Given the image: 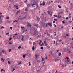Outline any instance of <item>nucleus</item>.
I'll use <instances>...</instances> for the list:
<instances>
[{
	"label": "nucleus",
	"instance_id": "2f4dec72",
	"mask_svg": "<svg viewBox=\"0 0 73 73\" xmlns=\"http://www.w3.org/2000/svg\"><path fill=\"white\" fill-rule=\"evenodd\" d=\"M52 13H53V12H52L51 13H50V15L51 16H52Z\"/></svg>",
	"mask_w": 73,
	"mask_h": 73
},
{
	"label": "nucleus",
	"instance_id": "774afa93",
	"mask_svg": "<svg viewBox=\"0 0 73 73\" xmlns=\"http://www.w3.org/2000/svg\"><path fill=\"white\" fill-rule=\"evenodd\" d=\"M57 44H57V42H56V45H57Z\"/></svg>",
	"mask_w": 73,
	"mask_h": 73
},
{
	"label": "nucleus",
	"instance_id": "a18cd8bd",
	"mask_svg": "<svg viewBox=\"0 0 73 73\" xmlns=\"http://www.w3.org/2000/svg\"><path fill=\"white\" fill-rule=\"evenodd\" d=\"M41 34H40L39 37H41Z\"/></svg>",
	"mask_w": 73,
	"mask_h": 73
},
{
	"label": "nucleus",
	"instance_id": "72a5a7b5",
	"mask_svg": "<svg viewBox=\"0 0 73 73\" xmlns=\"http://www.w3.org/2000/svg\"><path fill=\"white\" fill-rule=\"evenodd\" d=\"M45 46H47L48 45V44L47 43H45Z\"/></svg>",
	"mask_w": 73,
	"mask_h": 73
},
{
	"label": "nucleus",
	"instance_id": "603ef678",
	"mask_svg": "<svg viewBox=\"0 0 73 73\" xmlns=\"http://www.w3.org/2000/svg\"><path fill=\"white\" fill-rule=\"evenodd\" d=\"M27 0H26V1H24V3H26V2H27Z\"/></svg>",
	"mask_w": 73,
	"mask_h": 73
},
{
	"label": "nucleus",
	"instance_id": "79ce46f5",
	"mask_svg": "<svg viewBox=\"0 0 73 73\" xmlns=\"http://www.w3.org/2000/svg\"><path fill=\"white\" fill-rule=\"evenodd\" d=\"M19 65H20V64H21V62H20L18 63Z\"/></svg>",
	"mask_w": 73,
	"mask_h": 73
},
{
	"label": "nucleus",
	"instance_id": "864d4df0",
	"mask_svg": "<svg viewBox=\"0 0 73 73\" xmlns=\"http://www.w3.org/2000/svg\"><path fill=\"white\" fill-rule=\"evenodd\" d=\"M9 34V33L8 32L6 33V35H8V34Z\"/></svg>",
	"mask_w": 73,
	"mask_h": 73
},
{
	"label": "nucleus",
	"instance_id": "7c9ffc66",
	"mask_svg": "<svg viewBox=\"0 0 73 73\" xmlns=\"http://www.w3.org/2000/svg\"><path fill=\"white\" fill-rule=\"evenodd\" d=\"M21 28H22V29H23V28H24V27H22V26H21Z\"/></svg>",
	"mask_w": 73,
	"mask_h": 73
},
{
	"label": "nucleus",
	"instance_id": "f257e3e1",
	"mask_svg": "<svg viewBox=\"0 0 73 73\" xmlns=\"http://www.w3.org/2000/svg\"><path fill=\"white\" fill-rule=\"evenodd\" d=\"M38 34H37V32H35L34 33V34H33V36H36V35H38Z\"/></svg>",
	"mask_w": 73,
	"mask_h": 73
},
{
	"label": "nucleus",
	"instance_id": "0eeeda50",
	"mask_svg": "<svg viewBox=\"0 0 73 73\" xmlns=\"http://www.w3.org/2000/svg\"><path fill=\"white\" fill-rule=\"evenodd\" d=\"M34 3H35L36 4H38V3H37V1L35 0L33 2Z\"/></svg>",
	"mask_w": 73,
	"mask_h": 73
},
{
	"label": "nucleus",
	"instance_id": "4d7b16f0",
	"mask_svg": "<svg viewBox=\"0 0 73 73\" xmlns=\"http://www.w3.org/2000/svg\"><path fill=\"white\" fill-rule=\"evenodd\" d=\"M1 16L2 17H4V15H2Z\"/></svg>",
	"mask_w": 73,
	"mask_h": 73
},
{
	"label": "nucleus",
	"instance_id": "20e7f679",
	"mask_svg": "<svg viewBox=\"0 0 73 73\" xmlns=\"http://www.w3.org/2000/svg\"><path fill=\"white\" fill-rule=\"evenodd\" d=\"M1 53H3L4 54V53H6V52H5V51L4 50H2Z\"/></svg>",
	"mask_w": 73,
	"mask_h": 73
},
{
	"label": "nucleus",
	"instance_id": "1a4fd4ad",
	"mask_svg": "<svg viewBox=\"0 0 73 73\" xmlns=\"http://www.w3.org/2000/svg\"><path fill=\"white\" fill-rule=\"evenodd\" d=\"M54 60H55V62H56L57 61H59V60H60V61H61V60H60V59H55Z\"/></svg>",
	"mask_w": 73,
	"mask_h": 73
},
{
	"label": "nucleus",
	"instance_id": "de8ad7c7",
	"mask_svg": "<svg viewBox=\"0 0 73 73\" xmlns=\"http://www.w3.org/2000/svg\"><path fill=\"white\" fill-rule=\"evenodd\" d=\"M62 23H63V24H64V23H65V21H63L62 22Z\"/></svg>",
	"mask_w": 73,
	"mask_h": 73
},
{
	"label": "nucleus",
	"instance_id": "69168bd1",
	"mask_svg": "<svg viewBox=\"0 0 73 73\" xmlns=\"http://www.w3.org/2000/svg\"><path fill=\"white\" fill-rule=\"evenodd\" d=\"M42 61H44V58H42Z\"/></svg>",
	"mask_w": 73,
	"mask_h": 73
},
{
	"label": "nucleus",
	"instance_id": "f03ea898",
	"mask_svg": "<svg viewBox=\"0 0 73 73\" xmlns=\"http://www.w3.org/2000/svg\"><path fill=\"white\" fill-rule=\"evenodd\" d=\"M26 4L27 5V8H28L29 7H30V6H31V4Z\"/></svg>",
	"mask_w": 73,
	"mask_h": 73
},
{
	"label": "nucleus",
	"instance_id": "5fc2aeb1",
	"mask_svg": "<svg viewBox=\"0 0 73 73\" xmlns=\"http://www.w3.org/2000/svg\"><path fill=\"white\" fill-rule=\"evenodd\" d=\"M11 49H10L9 50V52H11Z\"/></svg>",
	"mask_w": 73,
	"mask_h": 73
},
{
	"label": "nucleus",
	"instance_id": "9d476101",
	"mask_svg": "<svg viewBox=\"0 0 73 73\" xmlns=\"http://www.w3.org/2000/svg\"><path fill=\"white\" fill-rule=\"evenodd\" d=\"M64 66H66V64H62V67H64Z\"/></svg>",
	"mask_w": 73,
	"mask_h": 73
},
{
	"label": "nucleus",
	"instance_id": "7ed1b4c3",
	"mask_svg": "<svg viewBox=\"0 0 73 73\" xmlns=\"http://www.w3.org/2000/svg\"><path fill=\"white\" fill-rule=\"evenodd\" d=\"M27 24H28L27 25V27H29V26L31 27V24H29V23H28V22L27 23Z\"/></svg>",
	"mask_w": 73,
	"mask_h": 73
},
{
	"label": "nucleus",
	"instance_id": "e2e57ef3",
	"mask_svg": "<svg viewBox=\"0 0 73 73\" xmlns=\"http://www.w3.org/2000/svg\"><path fill=\"white\" fill-rule=\"evenodd\" d=\"M31 0V1H33V2H34L35 0Z\"/></svg>",
	"mask_w": 73,
	"mask_h": 73
},
{
	"label": "nucleus",
	"instance_id": "6e6d98bb",
	"mask_svg": "<svg viewBox=\"0 0 73 73\" xmlns=\"http://www.w3.org/2000/svg\"><path fill=\"white\" fill-rule=\"evenodd\" d=\"M70 45H73V43H71Z\"/></svg>",
	"mask_w": 73,
	"mask_h": 73
},
{
	"label": "nucleus",
	"instance_id": "ea45409f",
	"mask_svg": "<svg viewBox=\"0 0 73 73\" xmlns=\"http://www.w3.org/2000/svg\"><path fill=\"white\" fill-rule=\"evenodd\" d=\"M46 41H44V44H46Z\"/></svg>",
	"mask_w": 73,
	"mask_h": 73
},
{
	"label": "nucleus",
	"instance_id": "473e14b6",
	"mask_svg": "<svg viewBox=\"0 0 73 73\" xmlns=\"http://www.w3.org/2000/svg\"><path fill=\"white\" fill-rule=\"evenodd\" d=\"M66 58L67 60H69V58H68V57H66Z\"/></svg>",
	"mask_w": 73,
	"mask_h": 73
},
{
	"label": "nucleus",
	"instance_id": "393cba45",
	"mask_svg": "<svg viewBox=\"0 0 73 73\" xmlns=\"http://www.w3.org/2000/svg\"><path fill=\"white\" fill-rule=\"evenodd\" d=\"M8 63L9 64H11V62H10V61H8Z\"/></svg>",
	"mask_w": 73,
	"mask_h": 73
},
{
	"label": "nucleus",
	"instance_id": "f3484780",
	"mask_svg": "<svg viewBox=\"0 0 73 73\" xmlns=\"http://www.w3.org/2000/svg\"><path fill=\"white\" fill-rule=\"evenodd\" d=\"M2 61H3V62H4V60H5L3 59V58H1V61H2Z\"/></svg>",
	"mask_w": 73,
	"mask_h": 73
},
{
	"label": "nucleus",
	"instance_id": "e433bc0d",
	"mask_svg": "<svg viewBox=\"0 0 73 73\" xmlns=\"http://www.w3.org/2000/svg\"><path fill=\"white\" fill-rule=\"evenodd\" d=\"M36 5L37 7H38V3H37V4H36Z\"/></svg>",
	"mask_w": 73,
	"mask_h": 73
},
{
	"label": "nucleus",
	"instance_id": "bb28decb",
	"mask_svg": "<svg viewBox=\"0 0 73 73\" xmlns=\"http://www.w3.org/2000/svg\"><path fill=\"white\" fill-rule=\"evenodd\" d=\"M58 7H59V8H61V7L60 6V5H58Z\"/></svg>",
	"mask_w": 73,
	"mask_h": 73
},
{
	"label": "nucleus",
	"instance_id": "39448f33",
	"mask_svg": "<svg viewBox=\"0 0 73 73\" xmlns=\"http://www.w3.org/2000/svg\"><path fill=\"white\" fill-rule=\"evenodd\" d=\"M47 25H50V27H52V23H51L50 24V23H47Z\"/></svg>",
	"mask_w": 73,
	"mask_h": 73
},
{
	"label": "nucleus",
	"instance_id": "c756f323",
	"mask_svg": "<svg viewBox=\"0 0 73 73\" xmlns=\"http://www.w3.org/2000/svg\"><path fill=\"white\" fill-rule=\"evenodd\" d=\"M40 18H38V17H37V19L38 20H40Z\"/></svg>",
	"mask_w": 73,
	"mask_h": 73
},
{
	"label": "nucleus",
	"instance_id": "b1692460",
	"mask_svg": "<svg viewBox=\"0 0 73 73\" xmlns=\"http://www.w3.org/2000/svg\"><path fill=\"white\" fill-rule=\"evenodd\" d=\"M18 21L17 20H15V21H13V22L14 23H15V22H17Z\"/></svg>",
	"mask_w": 73,
	"mask_h": 73
},
{
	"label": "nucleus",
	"instance_id": "3c124183",
	"mask_svg": "<svg viewBox=\"0 0 73 73\" xmlns=\"http://www.w3.org/2000/svg\"><path fill=\"white\" fill-rule=\"evenodd\" d=\"M1 54H2V53L1 52H0V56H1Z\"/></svg>",
	"mask_w": 73,
	"mask_h": 73
},
{
	"label": "nucleus",
	"instance_id": "37998d69",
	"mask_svg": "<svg viewBox=\"0 0 73 73\" xmlns=\"http://www.w3.org/2000/svg\"><path fill=\"white\" fill-rule=\"evenodd\" d=\"M66 36H69V34H67L66 35Z\"/></svg>",
	"mask_w": 73,
	"mask_h": 73
},
{
	"label": "nucleus",
	"instance_id": "f704fd0d",
	"mask_svg": "<svg viewBox=\"0 0 73 73\" xmlns=\"http://www.w3.org/2000/svg\"><path fill=\"white\" fill-rule=\"evenodd\" d=\"M10 28L11 29V30H12V28H13L12 27H10Z\"/></svg>",
	"mask_w": 73,
	"mask_h": 73
},
{
	"label": "nucleus",
	"instance_id": "bf43d9fd",
	"mask_svg": "<svg viewBox=\"0 0 73 73\" xmlns=\"http://www.w3.org/2000/svg\"><path fill=\"white\" fill-rule=\"evenodd\" d=\"M20 12V11H17V12L18 13H19V12Z\"/></svg>",
	"mask_w": 73,
	"mask_h": 73
},
{
	"label": "nucleus",
	"instance_id": "4468645a",
	"mask_svg": "<svg viewBox=\"0 0 73 73\" xmlns=\"http://www.w3.org/2000/svg\"><path fill=\"white\" fill-rule=\"evenodd\" d=\"M33 65H34V64H36V61L35 60L33 62Z\"/></svg>",
	"mask_w": 73,
	"mask_h": 73
},
{
	"label": "nucleus",
	"instance_id": "13d9d810",
	"mask_svg": "<svg viewBox=\"0 0 73 73\" xmlns=\"http://www.w3.org/2000/svg\"><path fill=\"white\" fill-rule=\"evenodd\" d=\"M69 60H67V62L68 63L69 62Z\"/></svg>",
	"mask_w": 73,
	"mask_h": 73
},
{
	"label": "nucleus",
	"instance_id": "dca6fc26",
	"mask_svg": "<svg viewBox=\"0 0 73 73\" xmlns=\"http://www.w3.org/2000/svg\"><path fill=\"white\" fill-rule=\"evenodd\" d=\"M34 26H35V27H37L38 26V24L36 23L34 25Z\"/></svg>",
	"mask_w": 73,
	"mask_h": 73
},
{
	"label": "nucleus",
	"instance_id": "49530a36",
	"mask_svg": "<svg viewBox=\"0 0 73 73\" xmlns=\"http://www.w3.org/2000/svg\"><path fill=\"white\" fill-rule=\"evenodd\" d=\"M69 18V17H68L65 19V20H67Z\"/></svg>",
	"mask_w": 73,
	"mask_h": 73
},
{
	"label": "nucleus",
	"instance_id": "cd10ccee",
	"mask_svg": "<svg viewBox=\"0 0 73 73\" xmlns=\"http://www.w3.org/2000/svg\"><path fill=\"white\" fill-rule=\"evenodd\" d=\"M40 49H41L43 50V49H44V47H41L40 48Z\"/></svg>",
	"mask_w": 73,
	"mask_h": 73
},
{
	"label": "nucleus",
	"instance_id": "09e8293b",
	"mask_svg": "<svg viewBox=\"0 0 73 73\" xmlns=\"http://www.w3.org/2000/svg\"><path fill=\"white\" fill-rule=\"evenodd\" d=\"M0 21H1V23H2V21H3V20H2V19H1Z\"/></svg>",
	"mask_w": 73,
	"mask_h": 73
},
{
	"label": "nucleus",
	"instance_id": "f8f14e48",
	"mask_svg": "<svg viewBox=\"0 0 73 73\" xmlns=\"http://www.w3.org/2000/svg\"><path fill=\"white\" fill-rule=\"evenodd\" d=\"M43 5H45V2L44 1H43Z\"/></svg>",
	"mask_w": 73,
	"mask_h": 73
},
{
	"label": "nucleus",
	"instance_id": "4c0bfd02",
	"mask_svg": "<svg viewBox=\"0 0 73 73\" xmlns=\"http://www.w3.org/2000/svg\"><path fill=\"white\" fill-rule=\"evenodd\" d=\"M20 48H21V46H19L18 47V49H20Z\"/></svg>",
	"mask_w": 73,
	"mask_h": 73
},
{
	"label": "nucleus",
	"instance_id": "c03bdc74",
	"mask_svg": "<svg viewBox=\"0 0 73 73\" xmlns=\"http://www.w3.org/2000/svg\"><path fill=\"white\" fill-rule=\"evenodd\" d=\"M59 52V50H57V52H56V53H57V52Z\"/></svg>",
	"mask_w": 73,
	"mask_h": 73
},
{
	"label": "nucleus",
	"instance_id": "052dcab7",
	"mask_svg": "<svg viewBox=\"0 0 73 73\" xmlns=\"http://www.w3.org/2000/svg\"><path fill=\"white\" fill-rule=\"evenodd\" d=\"M45 58L46 59H47V58H48V57H47V56H46V57H45Z\"/></svg>",
	"mask_w": 73,
	"mask_h": 73
},
{
	"label": "nucleus",
	"instance_id": "680f3d73",
	"mask_svg": "<svg viewBox=\"0 0 73 73\" xmlns=\"http://www.w3.org/2000/svg\"><path fill=\"white\" fill-rule=\"evenodd\" d=\"M54 20H55L56 21H57V19H54Z\"/></svg>",
	"mask_w": 73,
	"mask_h": 73
},
{
	"label": "nucleus",
	"instance_id": "6ab92c4d",
	"mask_svg": "<svg viewBox=\"0 0 73 73\" xmlns=\"http://www.w3.org/2000/svg\"><path fill=\"white\" fill-rule=\"evenodd\" d=\"M5 27L4 26H2L1 27V29H3V28H5Z\"/></svg>",
	"mask_w": 73,
	"mask_h": 73
},
{
	"label": "nucleus",
	"instance_id": "412c9836",
	"mask_svg": "<svg viewBox=\"0 0 73 73\" xmlns=\"http://www.w3.org/2000/svg\"><path fill=\"white\" fill-rule=\"evenodd\" d=\"M12 39V38L11 37L9 39V41H11Z\"/></svg>",
	"mask_w": 73,
	"mask_h": 73
},
{
	"label": "nucleus",
	"instance_id": "a211bd4d",
	"mask_svg": "<svg viewBox=\"0 0 73 73\" xmlns=\"http://www.w3.org/2000/svg\"><path fill=\"white\" fill-rule=\"evenodd\" d=\"M58 56H61V52L59 53Z\"/></svg>",
	"mask_w": 73,
	"mask_h": 73
},
{
	"label": "nucleus",
	"instance_id": "c85d7f7f",
	"mask_svg": "<svg viewBox=\"0 0 73 73\" xmlns=\"http://www.w3.org/2000/svg\"><path fill=\"white\" fill-rule=\"evenodd\" d=\"M6 19H9V17H6Z\"/></svg>",
	"mask_w": 73,
	"mask_h": 73
},
{
	"label": "nucleus",
	"instance_id": "58836bf2",
	"mask_svg": "<svg viewBox=\"0 0 73 73\" xmlns=\"http://www.w3.org/2000/svg\"><path fill=\"white\" fill-rule=\"evenodd\" d=\"M15 70V68H13L12 70V72H13L14 70Z\"/></svg>",
	"mask_w": 73,
	"mask_h": 73
},
{
	"label": "nucleus",
	"instance_id": "6e6552de",
	"mask_svg": "<svg viewBox=\"0 0 73 73\" xmlns=\"http://www.w3.org/2000/svg\"><path fill=\"white\" fill-rule=\"evenodd\" d=\"M21 39L22 40V41H24L23 40H24V36H22V37L21 38Z\"/></svg>",
	"mask_w": 73,
	"mask_h": 73
},
{
	"label": "nucleus",
	"instance_id": "8fccbe9b",
	"mask_svg": "<svg viewBox=\"0 0 73 73\" xmlns=\"http://www.w3.org/2000/svg\"><path fill=\"white\" fill-rule=\"evenodd\" d=\"M48 26V24L47 23L46 24L45 27H47V26Z\"/></svg>",
	"mask_w": 73,
	"mask_h": 73
},
{
	"label": "nucleus",
	"instance_id": "c9c22d12",
	"mask_svg": "<svg viewBox=\"0 0 73 73\" xmlns=\"http://www.w3.org/2000/svg\"><path fill=\"white\" fill-rule=\"evenodd\" d=\"M29 44H32V42H31L29 41Z\"/></svg>",
	"mask_w": 73,
	"mask_h": 73
},
{
	"label": "nucleus",
	"instance_id": "9b49d317",
	"mask_svg": "<svg viewBox=\"0 0 73 73\" xmlns=\"http://www.w3.org/2000/svg\"><path fill=\"white\" fill-rule=\"evenodd\" d=\"M36 5V3L33 4L32 5V7H34L33 5Z\"/></svg>",
	"mask_w": 73,
	"mask_h": 73
},
{
	"label": "nucleus",
	"instance_id": "0e129e2a",
	"mask_svg": "<svg viewBox=\"0 0 73 73\" xmlns=\"http://www.w3.org/2000/svg\"><path fill=\"white\" fill-rule=\"evenodd\" d=\"M61 28H63V26H61Z\"/></svg>",
	"mask_w": 73,
	"mask_h": 73
},
{
	"label": "nucleus",
	"instance_id": "ddd939ff",
	"mask_svg": "<svg viewBox=\"0 0 73 73\" xmlns=\"http://www.w3.org/2000/svg\"><path fill=\"white\" fill-rule=\"evenodd\" d=\"M28 7H27V8L25 9V11H28Z\"/></svg>",
	"mask_w": 73,
	"mask_h": 73
},
{
	"label": "nucleus",
	"instance_id": "338daca9",
	"mask_svg": "<svg viewBox=\"0 0 73 73\" xmlns=\"http://www.w3.org/2000/svg\"><path fill=\"white\" fill-rule=\"evenodd\" d=\"M14 35H17V34L16 33L15 34H14Z\"/></svg>",
	"mask_w": 73,
	"mask_h": 73
},
{
	"label": "nucleus",
	"instance_id": "4be33fe9",
	"mask_svg": "<svg viewBox=\"0 0 73 73\" xmlns=\"http://www.w3.org/2000/svg\"><path fill=\"white\" fill-rule=\"evenodd\" d=\"M32 50H35V47L34 46H33L32 48Z\"/></svg>",
	"mask_w": 73,
	"mask_h": 73
},
{
	"label": "nucleus",
	"instance_id": "a19ab883",
	"mask_svg": "<svg viewBox=\"0 0 73 73\" xmlns=\"http://www.w3.org/2000/svg\"><path fill=\"white\" fill-rule=\"evenodd\" d=\"M60 17H61V16H58V18H60Z\"/></svg>",
	"mask_w": 73,
	"mask_h": 73
},
{
	"label": "nucleus",
	"instance_id": "aec40b11",
	"mask_svg": "<svg viewBox=\"0 0 73 73\" xmlns=\"http://www.w3.org/2000/svg\"><path fill=\"white\" fill-rule=\"evenodd\" d=\"M23 58H25V55H23Z\"/></svg>",
	"mask_w": 73,
	"mask_h": 73
},
{
	"label": "nucleus",
	"instance_id": "423d86ee",
	"mask_svg": "<svg viewBox=\"0 0 73 73\" xmlns=\"http://www.w3.org/2000/svg\"><path fill=\"white\" fill-rule=\"evenodd\" d=\"M14 7L15 8H16V7H18V5L17 4L14 5Z\"/></svg>",
	"mask_w": 73,
	"mask_h": 73
},
{
	"label": "nucleus",
	"instance_id": "a878e982",
	"mask_svg": "<svg viewBox=\"0 0 73 73\" xmlns=\"http://www.w3.org/2000/svg\"><path fill=\"white\" fill-rule=\"evenodd\" d=\"M9 45H12V43L11 42H10L9 43Z\"/></svg>",
	"mask_w": 73,
	"mask_h": 73
},
{
	"label": "nucleus",
	"instance_id": "2eb2a0df",
	"mask_svg": "<svg viewBox=\"0 0 73 73\" xmlns=\"http://www.w3.org/2000/svg\"><path fill=\"white\" fill-rule=\"evenodd\" d=\"M37 57H38L37 55V54H36L35 56V58H37Z\"/></svg>",
	"mask_w": 73,
	"mask_h": 73
},
{
	"label": "nucleus",
	"instance_id": "5701e85b",
	"mask_svg": "<svg viewBox=\"0 0 73 73\" xmlns=\"http://www.w3.org/2000/svg\"><path fill=\"white\" fill-rule=\"evenodd\" d=\"M33 45H36V43L35 42H33Z\"/></svg>",
	"mask_w": 73,
	"mask_h": 73
}]
</instances>
